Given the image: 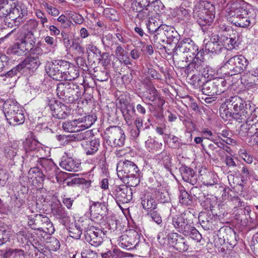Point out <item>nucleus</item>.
Returning <instances> with one entry per match:
<instances>
[{"mask_svg":"<svg viewBox=\"0 0 258 258\" xmlns=\"http://www.w3.org/2000/svg\"><path fill=\"white\" fill-rule=\"evenodd\" d=\"M250 6L243 1L231 4L229 15L232 22L237 27L241 28L252 27L255 23L253 10Z\"/></svg>","mask_w":258,"mask_h":258,"instance_id":"f257e3e1","label":"nucleus"},{"mask_svg":"<svg viewBox=\"0 0 258 258\" xmlns=\"http://www.w3.org/2000/svg\"><path fill=\"white\" fill-rule=\"evenodd\" d=\"M116 170L118 177L128 186L135 187L140 183V172L133 162L120 160L117 164Z\"/></svg>","mask_w":258,"mask_h":258,"instance_id":"f03ea898","label":"nucleus"},{"mask_svg":"<svg viewBox=\"0 0 258 258\" xmlns=\"http://www.w3.org/2000/svg\"><path fill=\"white\" fill-rule=\"evenodd\" d=\"M191 216L189 212L175 216L172 218V224L179 233L185 236H189L199 242L201 240L202 235L194 226L193 222L189 219Z\"/></svg>","mask_w":258,"mask_h":258,"instance_id":"7ed1b4c3","label":"nucleus"},{"mask_svg":"<svg viewBox=\"0 0 258 258\" xmlns=\"http://www.w3.org/2000/svg\"><path fill=\"white\" fill-rule=\"evenodd\" d=\"M56 94L59 99L67 103H73L82 95L79 86L72 82H62L57 85Z\"/></svg>","mask_w":258,"mask_h":258,"instance_id":"20e7f679","label":"nucleus"},{"mask_svg":"<svg viewBox=\"0 0 258 258\" xmlns=\"http://www.w3.org/2000/svg\"><path fill=\"white\" fill-rule=\"evenodd\" d=\"M226 103H228L229 106L232 109L235 116L238 118L239 122L246 121L247 119L251 116L253 111L250 109L249 104H247L244 100L238 96H234L226 99Z\"/></svg>","mask_w":258,"mask_h":258,"instance_id":"39448f33","label":"nucleus"},{"mask_svg":"<svg viewBox=\"0 0 258 258\" xmlns=\"http://www.w3.org/2000/svg\"><path fill=\"white\" fill-rule=\"evenodd\" d=\"M202 6H204L205 9L201 10L195 9L193 17L201 27L203 31H205L207 29V26L211 24L215 18V14L213 13L215 7L212 4L208 1L202 2Z\"/></svg>","mask_w":258,"mask_h":258,"instance_id":"423d86ee","label":"nucleus"},{"mask_svg":"<svg viewBox=\"0 0 258 258\" xmlns=\"http://www.w3.org/2000/svg\"><path fill=\"white\" fill-rule=\"evenodd\" d=\"M225 60L226 61L224 64L223 68L229 71L228 74L231 76L241 73L246 69L248 64V61L242 55L229 57L228 53L225 56Z\"/></svg>","mask_w":258,"mask_h":258,"instance_id":"0eeeda50","label":"nucleus"},{"mask_svg":"<svg viewBox=\"0 0 258 258\" xmlns=\"http://www.w3.org/2000/svg\"><path fill=\"white\" fill-rule=\"evenodd\" d=\"M199 48L190 38H186L181 40L174 47V54L179 55L183 54L186 57L192 58L198 55L202 56V52L198 51Z\"/></svg>","mask_w":258,"mask_h":258,"instance_id":"6e6552de","label":"nucleus"},{"mask_svg":"<svg viewBox=\"0 0 258 258\" xmlns=\"http://www.w3.org/2000/svg\"><path fill=\"white\" fill-rule=\"evenodd\" d=\"M104 138L112 147H121L123 146L125 140L124 132L118 126H110L105 131Z\"/></svg>","mask_w":258,"mask_h":258,"instance_id":"1a4fd4ad","label":"nucleus"},{"mask_svg":"<svg viewBox=\"0 0 258 258\" xmlns=\"http://www.w3.org/2000/svg\"><path fill=\"white\" fill-rule=\"evenodd\" d=\"M226 84L227 83L224 79L214 78L204 83L202 91L203 94L208 96L220 95L225 92Z\"/></svg>","mask_w":258,"mask_h":258,"instance_id":"9d476101","label":"nucleus"},{"mask_svg":"<svg viewBox=\"0 0 258 258\" xmlns=\"http://www.w3.org/2000/svg\"><path fill=\"white\" fill-rule=\"evenodd\" d=\"M10 12L9 19L13 21L15 26L19 25L24 21V17L27 14L25 5L19 1L10 4Z\"/></svg>","mask_w":258,"mask_h":258,"instance_id":"9b49d317","label":"nucleus"},{"mask_svg":"<svg viewBox=\"0 0 258 258\" xmlns=\"http://www.w3.org/2000/svg\"><path fill=\"white\" fill-rule=\"evenodd\" d=\"M105 235V233L102 229L90 225H88L85 234L86 240L96 247L101 244Z\"/></svg>","mask_w":258,"mask_h":258,"instance_id":"f8f14e48","label":"nucleus"},{"mask_svg":"<svg viewBox=\"0 0 258 258\" xmlns=\"http://www.w3.org/2000/svg\"><path fill=\"white\" fill-rule=\"evenodd\" d=\"M169 244L179 252H185L188 250L189 244L187 240L181 235L176 233H169L167 235Z\"/></svg>","mask_w":258,"mask_h":258,"instance_id":"ddd939ff","label":"nucleus"},{"mask_svg":"<svg viewBox=\"0 0 258 258\" xmlns=\"http://www.w3.org/2000/svg\"><path fill=\"white\" fill-rule=\"evenodd\" d=\"M118 103L123 116L127 124H131L136 115L135 106L126 100L123 97L118 98Z\"/></svg>","mask_w":258,"mask_h":258,"instance_id":"4468645a","label":"nucleus"},{"mask_svg":"<svg viewBox=\"0 0 258 258\" xmlns=\"http://www.w3.org/2000/svg\"><path fill=\"white\" fill-rule=\"evenodd\" d=\"M48 107L52 112L53 116L58 119H65L68 116V109L61 102L52 98L48 101Z\"/></svg>","mask_w":258,"mask_h":258,"instance_id":"2eb2a0df","label":"nucleus"},{"mask_svg":"<svg viewBox=\"0 0 258 258\" xmlns=\"http://www.w3.org/2000/svg\"><path fill=\"white\" fill-rule=\"evenodd\" d=\"M39 163L43 168L45 178L47 176L49 179L54 177L57 178L58 168L51 159L41 158Z\"/></svg>","mask_w":258,"mask_h":258,"instance_id":"dca6fc26","label":"nucleus"},{"mask_svg":"<svg viewBox=\"0 0 258 258\" xmlns=\"http://www.w3.org/2000/svg\"><path fill=\"white\" fill-rule=\"evenodd\" d=\"M113 194L116 202H119L122 204L128 203L133 198L132 188L125 185L116 186Z\"/></svg>","mask_w":258,"mask_h":258,"instance_id":"f3484780","label":"nucleus"},{"mask_svg":"<svg viewBox=\"0 0 258 258\" xmlns=\"http://www.w3.org/2000/svg\"><path fill=\"white\" fill-rule=\"evenodd\" d=\"M40 56L39 53L30 55L18 64V69H20L21 71L25 68L32 70V71L36 70L41 64Z\"/></svg>","mask_w":258,"mask_h":258,"instance_id":"a211bd4d","label":"nucleus"},{"mask_svg":"<svg viewBox=\"0 0 258 258\" xmlns=\"http://www.w3.org/2000/svg\"><path fill=\"white\" fill-rule=\"evenodd\" d=\"M219 40V36L218 35L213 36L206 44V51L215 54H218L221 53L223 48Z\"/></svg>","mask_w":258,"mask_h":258,"instance_id":"6ab92c4d","label":"nucleus"},{"mask_svg":"<svg viewBox=\"0 0 258 258\" xmlns=\"http://www.w3.org/2000/svg\"><path fill=\"white\" fill-rule=\"evenodd\" d=\"M199 56H195L192 61L188 65L185 70V72L188 74L194 73H201L203 75L205 72V63L201 59L199 58ZM206 76H205V77Z\"/></svg>","mask_w":258,"mask_h":258,"instance_id":"aec40b11","label":"nucleus"},{"mask_svg":"<svg viewBox=\"0 0 258 258\" xmlns=\"http://www.w3.org/2000/svg\"><path fill=\"white\" fill-rule=\"evenodd\" d=\"M160 34H163L166 38V43L169 44H177L178 41L179 34L174 28L164 25Z\"/></svg>","mask_w":258,"mask_h":258,"instance_id":"412c9836","label":"nucleus"},{"mask_svg":"<svg viewBox=\"0 0 258 258\" xmlns=\"http://www.w3.org/2000/svg\"><path fill=\"white\" fill-rule=\"evenodd\" d=\"M132 236L136 238L137 237H139V235L136 232L132 233ZM138 239H132L127 235H123L119 237L118 241L120 246L123 248L127 249H133L138 242Z\"/></svg>","mask_w":258,"mask_h":258,"instance_id":"4be33fe9","label":"nucleus"},{"mask_svg":"<svg viewBox=\"0 0 258 258\" xmlns=\"http://www.w3.org/2000/svg\"><path fill=\"white\" fill-rule=\"evenodd\" d=\"M179 171L184 181L192 185L197 183V179L195 172L191 168L183 165L179 168Z\"/></svg>","mask_w":258,"mask_h":258,"instance_id":"5701e85b","label":"nucleus"},{"mask_svg":"<svg viewBox=\"0 0 258 258\" xmlns=\"http://www.w3.org/2000/svg\"><path fill=\"white\" fill-rule=\"evenodd\" d=\"M10 115L5 116L9 123L12 125H16L23 124L25 121V116L23 108L21 107L18 111H14Z\"/></svg>","mask_w":258,"mask_h":258,"instance_id":"b1692460","label":"nucleus"},{"mask_svg":"<svg viewBox=\"0 0 258 258\" xmlns=\"http://www.w3.org/2000/svg\"><path fill=\"white\" fill-rule=\"evenodd\" d=\"M28 225L33 229L40 230L42 228L44 223L47 222V217L41 214H36L34 216H29L28 217Z\"/></svg>","mask_w":258,"mask_h":258,"instance_id":"393cba45","label":"nucleus"},{"mask_svg":"<svg viewBox=\"0 0 258 258\" xmlns=\"http://www.w3.org/2000/svg\"><path fill=\"white\" fill-rule=\"evenodd\" d=\"M214 217L209 213L201 212L199 216V221L204 230H209L213 229Z\"/></svg>","mask_w":258,"mask_h":258,"instance_id":"a878e982","label":"nucleus"},{"mask_svg":"<svg viewBox=\"0 0 258 258\" xmlns=\"http://www.w3.org/2000/svg\"><path fill=\"white\" fill-rule=\"evenodd\" d=\"M247 125L250 126L247 130L250 136L258 133V107L253 111L251 116L247 118Z\"/></svg>","mask_w":258,"mask_h":258,"instance_id":"bb28decb","label":"nucleus"},{"mask_svg":"<svg viewBox=\"0 0 258 258\" xmlns=\"http://www.w3.org/2000/svg\"><path fill=\"white\" fill-rule=\"evenodd\" d=\"M60 166L68 171H77L80 168V163L72 157L63 158L60 163Z\"/></svg>","mask_w":258,"mask_h":258,"instance_id":"cd10ccee","label":"nucleus"},{"mask_svg":"<svg viewBox=\"0 0 258 258\" xmlns=\"http://www.w3.org/2000/svg\"><path fill=\"white\" fill-rule=\"evenodd\" d=\"M51 210L53 215L57 219L66 222L68 218V213L64 208L62 207L60 203H54L51 205Z\"/></svg>","mask_w":258,"mask_h":258,"instance_id":"c85d7f7f","label":"nucleus"},{"mask_svg":"<svg viewBox=\"0 0 258 258\" xmlns=\"http://www.w3.org/2000/svg\"><path fill=\"white\" fill-rule=\"evenodd\" d=\"M219 41L222 45L223 48L227 50H232L238 46V39L236 37L228 36V35H221L219 36Z\"/></svg>","mask_w":258,"mask_h":258,"instance_id":"c756f323","label":"nucleus"},{"mask_svg":"<svg viewBox=\"0 0 258 258\" xmlns=\"http://www.w3.org/2000/svg\"><path fill=\"white\" fill-rule=\"evenodd\" d=\"M87 155H93L98 150L100 146L99 139H94L89 141H84L82 143Z\"/></svg>","mask_w":258,"mask_h":258,"instance_id":"7c9ffc66","label":"nucleus"},{"mask_svg":"<svg viewBox=\"0 0 258 258\" xmlns=\"http://www.w3.org/2000/svg\"><path fill=\"white\" fill-rule=\"evenodd\" d=\"M22 107L16 100L9 99L4 102L3 111L5 116L6 115L12 114L14 111H18Z\"/></svg>","mask_w":258,"mask_h":258,"instance_id":"2f4dec72","label":"nucleus"},{"mask_svg":"<svg viewBox=\"0 0 258 258\" xmlns=\"http://www.w3.org/2000/svg\"><path fill=\"white\" fill-rule=\"evenodd\" d=\"M141 204L143 209L147 212H152L157 209V204L155 200L151 196H144L141 198Z\"/></svg>","mask_w":258,"mask_h":258,"instance_id":"473e14b6","label":"nucleus"},{"mask_svg":"<svg viewBox=\"0 0 258 258\" xmlns=\"http://www.w3.org/2000/svg\"><path fill=\"white\" fill-rule=\"evenodd\" d=\"M45 70L49 76L52 78L53 79L57 81L63 80L62 74L60 73L58 69L56 68L53 61L46 64Z\"/></svg>","mask_w":258,"mask_h":258,"instance_id":"72a5a7b5","label":"nucleus"},{"mask_svg":"<svg viewBox=\"0 0 258 258\" xmlns=\"http://www.w3.org/2000/svg\"><path fill=\"white\" fill-rule=\"evenodd\" d=\"M96 116L86 115L78 119L81 131L85 130L90 127L96 121Z\"/></svg>","mask_w":258,"mask_h":258,"instance_id":"f704fd0d","label":"nucleus"},{"mask_svg":"<svg viewBox=\"0 0 258 258\" xmlns=\"http://www.w3.org/2000/svg\"><path fill=\"white\" fill-rule=\"evenodd\" d=\"M62 127L64 131L70 133L81 131L78 119L63 122L62 123Z\"/></svg>","mask_w":258,"mask_h":258,"instance_id":"c9c22d12","label":"nucleus"},{"mask_svg":"<svg viewBox=\"0 0 258 258\" xmlns=\"http://www.w3.org/2000/svg\"><path fill=\"white\" fill-rule=\"evenodd\" d=\"M219 111L220 116L223 119L227 120L230 117H233L238 120L237 117L234 115L232 109L229 107L228 103H226V100L221 106Z\"/></svg>","mask_w":258,"mask_h":258,"instance_id":"e433bc0d","label":"nucleus"},{"mask_svg":"<svg viewBox=\"0 0 258 258\" xmlns=\"http://www.w3.org/2000/svg\"><path fill=\"white\" fill-rule=\"evenodd\" d=\"M63 75V80L71 81L78 78L79 76V71L77 67L71 64L66 73Z\"/></svg>","mask_w":258,"mask_h":258,"instance_id":"4c0bfd02","label":"nucleus"},{"mask_svg":"<svg viewBox=\"0 0 258 258\" xmlns=\"http://www.w3.org/2000/svg\"><path fill=\"white\" fill-rule=\"evenodd\" d=\"M28 175L31 178H35L39 183H42L45 180L43 171L37 167L31 168L28 172Z\"/></svg>","mask_w":258,"mask_h":258,"instance_id":"58836bf2","label":"nucleus"},{"mask_svg":"<svg viewBox=\"0 0 258 258\" xmlns=\"http://www.w3.org/2000/svg\"><path fill=\"white\" fill-rule=\"evenodd\" d=\"M21 41L25 44L27 49H29L30 51H34L32 49L35 45L36 39L32 32L29 31L26 33L24 37L21 39Z\"/></svg>","mask_w":258,"mask_h":258,"instance_id":"ea45409f","label":"nucleus"},{"mask_svg":"<svg viewBox=\"0 0 258 258\" xmlns=\"http://www.w3.org/2000/svg\"><path fill=\"white\" fill-rule=\"evenodd\" d=\"M147 28L151 34H160L164 25H159L158 22L155 20L149 21L147 23Z\"/></svg>","mask_w":258,"mask_h":258,"instance_id":"a19ab883","label":"nucleus"},{"mask_svg":"<svg viewBox=\"0 0 258 258\" xmlns=\"http://www.w3.org/2000/svg\"><path fill=\"white\" fill-rule=\"evenodd\" d=\"M12 53L17 55L25 54L30 51L27 49V46L21 41L15 43L12 49Z\"/></svg>","mask_w":258,"mask_h":258,"instance_id":"79ce46f5","label":"nucleus"},{"mask_svg":"<svg viewBox=\"0 0 258 258\" xmlns=\"http://www.w3.org/2000/svg\"><path fill=\"white\" fill-rule=\"evenodd\" d=\"M88 221H89V220L86 221L84 223L82 224L81 226L80 225L76 226V228H72V230L70 231V236L76 239H79L81 237L83 230H84L85 232L86 230L87 227L86 225H87Z\"/></svg>","mask_w":258,"mask_h":258,"instance_id":"37998d69","label":"nucleus"},{"mask_svg":"<svg viewBox=\"0 0 258 258\" xmlns=\"http://www.w3.org/2000/svg\"><path fill=\"white\" fill-rule=\"evenodd\" d=\"M106 209L105 205L99 202L94 203L90 207V215L92 218L97 217V215H102L101 210Z\"/></svg>","mask_w":258,"mask_h":258,"instance_id":"c03bdc74","label":"nucleus"},{"mask_svg":"<svg viewBox=\"0 0 258 258\" xmlns=\"http://www.w3.org/2000/svg\"><path fill=\"white\" fill-rule=\"evenodd\" d=\"M152 43L159 50H162L164 43L166 42L165 37L163 34H155L151 39Z\"/></svg>","mask_w":258,"mask_h":258,"instance_id":"a18cd8bd","label":"nucleus"},{"mask_svg":"<svg viewBox=\"0 0 258 258\" xmlns=\"http://www.w3.org/2000/svg\"><path fill=\"white\" fill-rule=\"evenodd\" d=\"M103 14L106 18L112 21H117L119 19L117 11L113 8H107L105 9Z\"/></svg>","mask_w":258,"mask_h":258,"instance_id":"49530a36","label":"nucleus"},{"mask_svg":"<svg viewBox=\"0 0 258 258\" xmlns=\"http://www.w3.org/2000/svg\"><path fill=\"white\" fill-rule=\"evenodd\" d=\"M244 78H247L245 79L246 84L252 86V85H258V67L255 68L253 73L247 76H244Z\"/></svg>","mask_w":258,"mask_h":258,"instance_id":"de8ad7c7","label":"nucleus"},{"mask_svg":"<svg viewBox=\"0 0 258 258\" xmlns=\"http://www.w3.org/2000/svg\"><path fill=\"white\" fill-rule=\"evenodd\" d=\"M137 44H139V45H137L135 48L132 49L130 52L131 57L135 60L138 59L140 57L143 49L141 48L140 50L139 48L144 47L145 43L142 41H139Z\"/></svg>","mask_w":258,"mask_h":258,"instance_id":"09e8293b","label":"nucleus"},{"mask_svg":"<svg viewBox=\"0 0 258 258\" xmlns=\"http://www.w3.org/2000/svg\"><path fill=\"white\" fill-rule=\"evenodd\" d=\"M156 198L161 203H168L170 201L169 195L165 190H158L156 193Z\"/></svg>","mask_w":258,"mask_h":258,"instance_id":"8fccbe9b","label":"nucleus"},{"mask_svg":"<svg viewBox=\"0 0 258 258\" xmlns=\"http://www.w3.org/2000/svg\"><path fill=\"white\" fill-rule=\"evenodd\" d=\"M180 202L185 205H190L192 203L191 197L187 192L184 190L180 191V195L179 197Z\"/></svg>","mask_w":258,"mask_h":258,"instance_id":"3c124183","label":"nucleus"},{"mask_svg":"<svg viewBox=\"0 0 258 258\" xmlns=\"http://www.w3.org/2000/svg\"><path fill=\"white\" fill-rule=\"evenodd\" d=\"M82 43V41L79 38L74 39L72 41V47L79 54H83L84 53V48Z\"/></svg>","mask_w":258,"mask_h":258,"instance_id":"603ef678","label":"nucleus"},{"mask_svg":"<svg viewBox=\"0 0 258 258\" xmlns=\"http://www.w3.org/2000/svg\"><path fill=\"white\" fill-rule=\"evenodd\" d=\"M176 13L178 18L180 20H187L190 17L188 10L181 7L177 9Z\"/></svg>","mask_w":258,"mask_h":258,"instance_id":"864d4df0","label":"nucleus"},{"mask_svg":"<svg viewBox=\"0 0 258 258\" xmlns=\"http://www.w3.org/2000/svg\"><path fill=\"white\" fill-rule=\"evenodd\" d=\"M21 71L20 69H18V64L15 68L12 69L10 71L7 72L6 73L0 75V77L3 78L4 81H6V78H13L17 75L18 72Z\"/></svg>","mask_w":258,"mask_h":258,"instance_id":"5fc2aeb1","label":"nucleus"},{"mask_svg":"<svg viewBox=\"0 0 258 258\" xmlns=\"http://www.w3.org/2000/svg\"><path fill=\"white\" fill-rule=\"evenodd\" d=\"M17 150L16 148L12 146H6L5 148V155L8 158L12 159L17 155Z\"/></svg>","mask_w":258,"mask_h":258,"instance_id":"6e6d98bb","label":"nucleus"},{"mask_svg":"<svg viewBox=\"0 0 258 258\" xmlns=\"http://www.w3.org/2000/svg\"><path fill=\"white\" fill-rule=\"evenodd\" d=\"M150 4L149 0H135L134 9L140 11L141 8H148Z\"/></svg>","mask_w":258,"mask_h":258,"instance_id":"4d7b16f0","label":"nucleus"},{"mask_svg":"<svg viewBox=\"0 0 258 258\" xmlns=\"http://www.w3.org/2000/svg\"><path fill=\"white\" fill-rule=\"evenodd\" d=\"M147 215L150 216L153 221L155 222L157 224L160 225L162 223L161 216L157 211L155 210H153L152 212H148Z\"/></svg>","mask_w":258,"mask_h":258,"instance_id":"13d9d810","label":"nucleus"},{"mask_svg":"<svg viewBox=\"0 0 258 258\" xmlns=\"http://www.w3.org/2000/svg\"><path fill=\"white\" fill-rule=\"evenodd\" d=\"M102 258H119L120 252L119 250L114 249L113 250H109L106 252L101 253Z\"/></svg>","mask_w":258,"mask_h":258,"instance_id":"bf43d9fd","label":"nucleus"},{"mask_svg":"<svg viewBox=\"0 0 258 258\" xmlns=\"http://www.w3.org/2000/svg\"><path fill=\"white\" fill-rule=\"evenodd\" d=\"M7 56L0 53V72L7 71L9 64Z\"/></svg>","mask_w":258,"mask_h":258,"instance_id":"052dcab7","label":"nucleus"},{"mask_svg":"<svg viewBox=\"0 0 258 258\" xmlns=\"http://www.w3.org/2000/svg\"><path fill=\"white\" fill-rule=\"evenodd\" d=\"M10 11V5L8 4H3L0 6V15L6 18V20L9 19V13Z\"/></svg>","mask_w":258,"mask_h":258,"instance_id":"680f3d73","label":"nucleus"},{"mask_svg":"<svg viewBox=\"0 0 258 258\" xmlns=\"http://www.w3.org/2000/svg\"><path fill=\"white\" fill-rule=\"evenodd\" d=\"M240 157L248 164H251L253 162L252 156H251L245 150L240 149L239 151Z\"/></svg>","mask_w":258,"mask_h":258,"instance_id":"e2e57ef3","label":"nucleus"},{"mask_svg":"<svg viewBox=\"0 0 258 258\" xmlns=\"http://www.w3.org/2000/svg\"><path fill=\"white\" fill-rule=\"evenodd\" d=\"M43 7L46 10L47 12L49 14L53 16H57L59 15V12L58 9L56 8H54L51 5H49L47 3H45L43 4Z\"/></svg>","mask_w":258,"mask_h":258,"instance_id":"0e129e2a","label":"nucleus"},{"mask_svg":"<svg viewBox=\"0 0 258 258\" xmlns=\"http://www.w3.org/2000/svg\"><path fill=\"white\" fill-rule=\"evenodd\" d=\"M138 13L136 17L140 20L147 18L150 16V12L148 8H141L140 11H136Z\"/></svg>","mask_w":258,"mask_h":258,"instance_id":"69168bd1","label":"nucleus"},{"mask_svg":"<svg viewBox=\"0 0 258 258\" xmlns=\"http://www.w3.org/2000/svg\"><path fill=\"white\" fill-rule=\"evenodd\" d=\"M158 158L163 160L165 166H168L171 162V158L169 154L166 151H163L158 155Z\"/></svg>","mask_w":258,"mask_h":258,"instance_id":"338daca9","label":"nucleus"},{"mask_svg":"<svg viewBox=\"0 0 258 258\" xmlns=\"http://www.w3.org/2000/svg\"><path fill=\"white\" fill-rule=\"evenodd\" d=\"M82 258H98L97 253L91 249H85L81 253Z\"/></svg>","mask_w":258,"mask_h":258,"instance_id":"774afa93","label":"nucleus"}]
</instances>
